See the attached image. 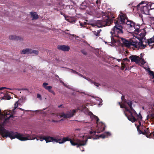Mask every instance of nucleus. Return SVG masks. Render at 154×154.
Wrapping results in <instances>:
<instances>
[{
	"label": "nucleus",
	"instance_id": "f257e3e1",
	"mask_svg": "<svg viewBox=\"0 0 154 154\" xmlns=\"http://www.w3.org/2000/svg\"><path fill=\"white\" fill-rule=\"evenodd\" d=\"M0 134L3 137H9L11 139L17 138L22 141L28 140H32L36 139L37 140H39L42 141L45 140V136L43 137H39V139L37 138L36 137H38L35 134H25L24 135L17 132L8 131L3 127L0 128Z\"/></svg>",
	"mask_w": 154,
	"mask_h": 154
},
{
	"label": "nucleus",
	"instance_id": "f03ea898",
	"mask_svg": "<svg viewBox=\"0 0 154 154\" xmlns=\"http://www.w3.org/2000/svg\"><path fill=\"white\" fill-rule=\"evenodd\" d=\"M115 25L112 29L110 33L112 34L111 36V42L112 44L121 43L119 36L123 34V27L121 24H119V21L117 20L114 22Z\"/></svg>",
	"mask_w": 154,
	"mask_h": 154
},
{
	"label": "nucleus",
	"instance_id": "7ed1b4c3",
	"mask_svg": "<svg viewBox=\"0 0 154 154\" xmlns=\"http://www.w3.org/2000/svg\"><path fill=\"white\" fill-rule=\"evenodd\" d=\"M139 34L141 37L139 42L134 38L130 41L122 38H120V39H121V41L125 47L129 48L131 46H133L135 48L143 49L146 47V45H144L142 39L145 37V35L144 33L141 32Z\"/></svg>",
	"mask_w": 154,
	"mask_h": 154
},
{
	"label": "nucleus",
	"instance_id": "20e7f679",
	"mask_svg": "<svg viewBox=\"0 0 154 154\" xmlns=\"http://www.w3.org/2000/svg\"><path fill=\"white\" fill-rule=\"evenodd\" d=\"M74 141H75L74 140H72L68 137H63L62 139H61V138H58L57 137H53L52 139V142L54 141L56 143H58L60 144L63 143L66 141H70L72 145L76 146L77 147L82 146L85 145L87 140H81L79 139H77L75 142H74Z\"/></svg>",
	"mask_w": 154,
	"mask_h": 154
},
{
	"label": "nucleus",
	"instance_id": "39448f33",
	"mask_svg": "<svg viewBox=\"0 0 154 154\" xmlns=\"http://www.w3.org/2000/svg\"><path fill=\"white\" fill-rule=\"evenodd\" d=\"M88 114L90 116V117L91 118L93 119H94L96 120V123L97 124V131L92 130L89 131V133L90 135L91 136H94L96 132L97 133H99L104 131L105 127V125L102 122H99L100 120L98 117L95 115H94L91 112H89Z\"/></svg>",
	"mask_w": 154,
	"mask_h": 154
},
{
	"label": "nucleus",
	"instance_id": "423d86ee",
	"mask_svg": "<svg viewBox=\"0 0 154 154\" xmlns=\"http://www.w3.org/2000/svg\"><path fill=\"white\" fill-rule=\"evenodd\" d=\"M102 13L103 19V20L99 22L101 25L100 26H98L99 27L110 26L113 22V19L115 18L110 12H102Z\"/></svg>",
	"mask_w": 154,
	"mask_h": 154
},
{
	"label": "nucleus",
	"instance_id": "0eeeda50",
	"mask_svg": "<svg viewBox=\"0 0 154 154\" xmlns=\"http://www.w3.org/2000/svg\"><path fill=\"white\" fill-rule=\"evenodd\" d=\"M145 2V1H142L137 5V10H140L141 13L143 14H149V10L153 9L154 8H151L152 4L151 3H148L145 5L141 6L140 7V5L144 3Z\"/></svg>",
	"mask_w": 154,
	"mask_h": 154
},
{
	"label": "nucleus",
	"instance_id": "6e6552de",
	"mask_svg": "<svg viewBox=\"0 0 154 154\" xmlns=\"http://www.w3.org/2000/svg\"><path fill=\"white\" fill-rule=\"evenodd\" d=\"M126 111L130 113V115L128 116L125 114L128 119L132 122H134L138 120L139 125H140V123H141V121L142 120V117L140 113H139L138 115L137 113L136 114H135L134 112H131L129 109H126Z\"/></svg>",
	"mask_w": 154,
	"mask_h": 154
},
{
	"label": "nucleus",
	"instance_id": "1a4fd4ad",
	"mask_svg": "<svg viewBox=\"0 0 154 154\" xmlns=\"http://www.w3.org/2000/svg\"><path fill=\"white\" fill-rule=\"evenodd\" d=\"M76 110L73 109L72 110L68 111L66 113L63 112L60 114V116L61 117H63L65 119L70 118L73 117L75 114Z\"/></svg>",
	"mask_w": 154,
	"mask_h": 154
},
{
	"label": "nucleus",
	"instance_id": "9d476101",
	"mask_svg": "<svg viewBox=\"0 0 154 154\" xmlns=\"http://www.w3.org/2000/svg\"><path fill=\"white\" fill-rule=\"evenodd\" d=\"M126 19V17L125 15L124 14H122L121 15H120L117 20H114V22L118 20L119 22V24L122 23L123 24L125 23V20Z\"/></svg>",
	"mask_w": 154,
	"mask_h": 154
},
{
	"label": "nucleus",
	"instance_id": "9b49d317",
	"mask_svg": "<svg viewBox=\"0 0 154 154\" xmlns=\"http://www.w3.org/2000/svg\"><path fill=\"white\" fill-rule=\"evenodd\" d=\"M129 58L131 59L132 62H135L137 64H140V60L141 58L139 56L136 55H132L130 56Z\"/></svg>",
	"mask_w": 154,
	"mask_h": 154
},
{
	"label": "nucleus",
	"instance_id": "f8f14e48",
	"mask_svg": "<svg viewBox=\"0 0 154 154\" xmlns=\"http://www.w3.org/2000/svg\"><path fill=\"white\" fill-rule=\"evenodd\" d=\"M48 85V83L46 82H44L42 85V86L45 89L48 90L49 92L52 94L53 95H55V92H54V91L51 89L52 88V87L50 86H47V85Z\"/></svg>",
	"mask_w": 154,
	"mask_h": 154
},
{
	"label": "nucleus",
	"instance_id": "ddd939ff",
	"mask_svg": "<svg viewBox=\"0 0 154 154\" xmlns=\"http://www.w3.org/2000/svg\"><path fill=\"white\" fill-rule=\"evenodd\" d=\"M140 28L139 26L134 24V26L131 29V30L130 32L131 33L134 32L135 34H138L139 32H140L139 29Z\"/></svg>",
	"mask_w": 154,
	"mask_h": 154
},
{
	"label": "nucleus",
	"instance_id": "4468645a",
	"mask_svg": "<svg viewBox=\"0 0 154 154\" xmlns=\"http://www.w3.org/2000/svg\"><path fill=\"white\" fill-rule=\"evenodd\" d=\"M58 49L64 51H68L69 50L70 48L68 45H58Z\"/></svg>",
	"mask_w": 154,
	"mask_h": 154
},
{
	"label": "nucleus",
	"instance_id": "2eb2a0df",
	"mask_svg": "<svg viewBox=\"0 0 154 154\" xmlns=\"http://www.w3.org/2000/svg\"><path fill=\"white\" fill-rule=\"evenodd\" d=\"M5 118V121L8 120L10 118L13 117V116L11 114V112L9 111H6L4 113V115H2Z\"/></svg>",
	"mask_w": 154,
	"mask_h": 154
},
{
	"label": "nucleus",
	"instance_id": "dca6fc26",
	"mask_svg": "<svg viewBox=\"0 0 154 154\" xmlns=\"http://www.w3.org/2000/svg\"><path fill=\"white\" fill-rule=\"evenodd\" d=\"M65 20L72 23H75V21L77 20L76 18L69 17V16L65 17Z\"/></svg>",
	"mask_w": 154,
	"mask_h": 154
},
{
	"label": "nucleus",
	"instance_id": "f3484780",
	"mask_svg": "<svg viewBox=\"0 0 154 154\" xmlns=\"http://www.w3.org/2000/svg\"><path fill=\"white\" fill-rule=\"evenodd\" d=\"M141 125V123H140V125H138L137 126V130L138 131V132L139 134H143L146 135V137H147L148 138H149V135H147L146 134V131L144 130L143 131H142L140 129V127Z\"/></svg>",
	"mask_w": 154,
	"mask_h": 154
},
{
	"label": "nucleus",
	"instance_id": "a211bd4d",
	"mask_svg": "<svg viewBox=\"0 0 154 154\" xmlns=\"http://www.w3.org/2000/svg\"><path fill=\"white\" fill-rule=\"evenodd\" d=\"M9 38L11 40H14L16 41L22 40L23 39L20 37L17 36L16 35H11L10 36Z\"/></svg>",
	"mask_w": 154,
	"mask_h": 154
},
{
	"label": "nucleus",
	"instance_id": "6ab92c4d",
	"mask_svg": "<svg viewBox=\"0 0 154 154\" xmlns=\"http://www.w3.org/2000/svg\"><path fill=\"white\" fill-rule=\"evenodd\" d=\"M126 24L129 27V30L131 32V29L134 26L135 23L131 21L128 20L126 22Z\"/></svg>",
	"mask_w": 154,
	"mask_h": 154
},
{
	"label": "nucleus",
	"instance_id": "aec40b11",
	"mask_svg": "<svg viewBox=\"0 0 154 154\" xmlns=\"http://www.w3.org/2000/svg\"><path fill=\"white\" fill-rule=\"evenodd\" d=\"M30 13L31 17L32 18V20H36L38 18V15L35 12H31Z\"/></svg>",
	"mask_w": 154,
	"mask_h": 154
},
{
	"label": "nucleus",
	"instance_id": "412c9836",
	"mask_svg": "<svg viewBox=\"0 0 154 154\" xmlns=\"http://www.w3.org/2000/svg\"><path fill=\"white\" fill-rule=\"evenodd\" d=\"M127 104L129 106L131 110H130L131 112H134V113H135V114H137V112L135 111V110L133 108L132 105V103L131 101H128L127 102Z\"/></svg>",
	"mask_w": 154,
	"mask_h": 154
},
{
	"label": "nucleus",
	"instance_id": "4be33fe9",
	"mask_svg": "<svg viewBox=\"0 0 154 154\" xmlns=\"http://www.w3.org/2000/svg\"><path fill=\"white\" fill-rule=\"evenodd\" d=\"M53 138V137H51L50 136L45 137V140L47 143L52 142Z\"/></svg>",
	"mask_w": 154,
	"mask_h": 154
},
{
	"label": "nucleus",
	"instance_id": "5701e85b",
	"mask_svg": "<svg viewBox=\"0 0 154 154\" xmlns=\"http://www.w3.org/2000/svg\"><path fill=\"white\" fill-rule=\"evenodd\" d=\"M111 135V134L109 132H107L105 133L104 134H102L99 136V137L102 138H104L105 137H107Z\"/></svg>",
	"mask_w": 154,
	"mask_h": 154
},
{
	"label": "nucleus",
	"instance_id": "b1692460",
	"mask_svg": "<svg viewBox=\"0 0 154 154\" xmlns=\"http://www.w3.org/2000/svg\"><path fill=\"white\" fill-rule=\"evenodd\" d=\"M21 53L22 54H30V49L29 48L24 49L21 52Z\"/></svg>",
	"mask_w": 154,
	"mask_h": 154
},
{
	"label": "nucleus",
	"instance_id": "393cba45",
	"mask_svg": "<svg viewBox=\"0 0 154 154\" xmlns=\"http://www.w3.org/2000/svg\"><path fill=\"white\" fill-rule=\"evenodd\" d=\"M146 131V134L149 135V138H151L152 136V133H150V132L149 130V128H147L146 129L144 130Z\"/></svg>",
	"mask_w": 154,
	"mask_h": 154
},
{
	"label": "nucleus",
	"instance_id": "a878e982",
	"mask_svg": "<svg viewBox=\"0 0 154 154\" xmlns=\"http://www.w3.org/2000/svg\"><path fill=\"white\" fill-rule=\"evenodd\" d=\"M38 51L35 50H32L30 49V54H34L36 55H38Z\"/></svg>",
	"mask_w": 154,
	"mask_h": 154
},
{
	"label": "nucleus",
	"instance_id": "bb28decb",
	"mask_svg": "<svg viewBox=\"0 0 154 154\" xmlns=\"http://www.w3.org/2000/svg\"><path fill=\"white\" fill-rule=\"evenodd\" d=\"M80 23V25L82 27H85L86 26L88 23L86 22H84V23H82L81 22H79Z\"/></svg>",
	"mask_w": 154,
	"mask_h": 154
},
{
	"label": "nucleus",
	"instance_id": "cd10ccee",
	"mask_svg": "<svg viewBox=\"0 0 154 154\" xmlns=\"http://www.w3.org/2000/svg\"><path fill=\"white\" fill-rule=\"evenodd\" d=\"M101 31V30L100 29L99 30L97 31V32L96 31H93V32L95 35L96 36H99L100 35V33Z\"/></svg>",
	"mask_w": 154,
	"mask_h": 154
},
{
	"label": "nucleus",
	"instance_id": "c85d7f7f",
	"mask_svg": "<svg viewBox=\"0 0 154 154\" xmlns=\"http://www.w3.org/2000/svg\"><path fill=\"white\" fill-rule=\"evenodd\" d=\"M69 34V38L71 40H73L74 37L75 38V35L74 34L71 35L70 34Z\"/></svg>",
	"mask_w": 154,
	"mask_h": 154
},
{
	"label": "nucleus",
	"instance_id": "c756f323",
	"mask_svg": "<svg viewBox=\"0 0 154 154\" xmlns=\"http://www.w3.org/2000/svg\"><path fill=\"white\" fill-rule=\"evenodd\" d=\"M71 70H72L71 72L73 73H74L76 74L79 76H81V77H83L82 75L76 72V71L73 70V69H71Z\"/></svg>",
	"mask_w": 154,
	"mask_h": 154
},
{
	"label": "nucleus",
	"instance_id": "7c9ffc66",
	"mask_svg": "<svg viewBox=\"0 0 154 154\" xmlns=\"http://www.w3.org/2000/svg\"><path fill=\"white\" fill-rule=\"evenodd\" d=\"M146 63L144 59L141 58L140 60V63L141 65H143Z\"/></svg>",
	"mask_w": 154,
	"mask_h": 154
},
{
	"label": "nucleus",
	"instance_id": "2f4dec72",
	"mask_svg": "<svg viewBox=\"0 0 154 154\" xmlns=\"http://www.w3.org/2000/svg\"><path fill=\"white\" fill-rule=\"evenodd\" d=\"M14 109H13L12 110V112H15V110L16 109V108H17L18 107V103L17 102H16V103L15 104H14Z\"/></svg>",
	"mask_w": 154,
	"mask_h": 154
},
{
	"label": "nucleus",
	"instance_id": "473e14b6",
	"mask_svg": "<svg viewBox=\"0 0 154 154\" xmlns=\"http://www.w3.org/2000/svg\"><path fill=\"white\" fill-rule=\"evenodd\" d=\"M149 74L153 76V78H154V72L150 70L149 72Z\"/></svg>",
	"mask_w": 154,
	"mask_h": 154
},
{
	"label": "nucleus",
	"instance_id": "72a5a7b5",
	"mask_svg": "<svg viewBox=\"0 0 154 154\" xmlns=\"http://www.w3.org/2000/svg\"><path fill=\"white\" fill-rule=\"evenodd\" d=\"M121 99L122 101H124V102L126 103L127 102L126 100L125 99V97L124 96H122L121 97Z\"/></svg>",
	"mask_w": 154,
	"mask_h": 154
},
{
	"label": "nucleus",
	"instance_id": "f704fd0d",
	"mask_svg": "<svg viewBox=\"0 0 154 154\" xmlns=\"http://www.w3.org/2000/svg\"><path fill=\"white\" fill-rule=\"evenodd\" d=\"M150 117L151 118V119H154V113H152L150 115Z\"/></svg>",
	"mask_w": 154,
	"mask_h": 154
},
{
	"label": "nucleus",
	"instance_id": "c9c22d12",
	"mask_svg": "<svg viewBox=\"0 0 154 154\" xmlns=\"http://www.w3.org/2000/svg\"><path fill=\"white\" fill-rule=\"evenodd\" d=\"M82 52L84 55H86L87 54V53H86V52L85 51H84L82 50Z\"/></svg>",
	"mask_w": 154,
	"mask_h": 154
},
{
	"label": "nucleus",
	"instance_id": "e433bc0d",
	"mask_svg": "<svg viewBox=\"0 0 154 154\" xmlns=\"http://www.w3.org/2000/svg\"><path fill=\"white\" fill-rule=\"evenodd\" d=\"M60 14L61 15H63V16H64L65 18V17H68V16H66L65 14L63 13H62V12H61L60 13Z\"/></svg>",
	"mask_w": 154,
	"mask_h": 154
},
{
	"label": "nucleus",
	"instance_id": "4c0bfd02",
	"mask_svg": "<svg viewBox=\"0 0 154 154\" xmlns=\"http://www.w3.org/2000/svg\"><path fill=\"white\" fill-rule=\"evenodd\" d=\"M120 107H121V108H125V110H126V109H127V108H126L125 107V106H122V104H121V105H120Z\"/></svg>",
	"mask_w": 154,
	"mask_h": 154
},
{
	"label": "nucleus",
	"instance_id": "58836bf2",
	"mask_svg": "<svg viewBox=\"0 0 154 154\" xmlns=\"http://www.w3.org/2000/svg\"><path fill=\"white\" fill-rule=\"evenodd\" d=\"M94 84L95 86H96L97 87L99 86L100 85L98 83L96 82H95L94 83Z\"/></svg>",
	"mask_w": 154,
	"mask_h": 154
},
{
	"label": "nucleus",
	"instance_id": "ea45409f",
	"mask_svg": "<svg viewBox=\"0 0 154 154\" xmlns=\"http://www.w3.org/2000/svg\"><path fill=\"white\" fill-rule=\"evenodd\" d=\"M52 122H58V121L57 120H52Z\"/></svg>",
	"mask_w": 154,
	"mask_h": 154
},
{
	"label": "nucleus",
	"instance_id": "a19ab883",
	"mask_svg": "<svg viewBox=\"0 0 154 154\" xmlns=\"http://www.w3.org/2000/svg\"><path fill=\"white\" fill-rule=\"evenodd\" d=\"M3 89H10V90L11 89H10L9 88H7L5 87H3Z\"/></svg>",
	"mask_w": 154,
	"mask_h": 154
},
{
	"label": "nucleus",
	"instance_id": "79ce46f5",
	"mask_svg": "<svg viewBox=\"0 0 154 154\" xmlns=\"http://www.w3.org/2000/svg\"><path fill=\"white\" fill-rule=\"evenodd\" d=\"M99 2L100 3V2L98 0H97L96 2V3L97 5L98 4Z\"/></svg>",
	"mask_w": 154,
	"mask_h": 154
},
{
	"label": "nucleus",
	"instance_id": "37998d69",
	"mask_svg": "<svg viewBox=\"0 0 154 154\" xmlns=\"http://www.w3.org/2000/svg\"><path fill=\"white\" fill-rule=\"evenodd\" d=\"M41 97V95L38 94H37V97Z\"/></svg>",
	"mask_w": 154,
	"mask_h": 154
},
{
	"label": "nucleus",
	"instance_id": "c03bdc74",
	"mask_svg": "<svg viewBox=\"0 0 154 154\" xmlns=\"http://www.w3.org/2000/svg\"><path fill=\"white\" fill-rule=\"evenodd\" d=\"M122 59H117V60L119 62L121 61Z\"/></svg>",
	"mask_w": 154,
	"mask_h": 154
},
{
	"label": "nucleus",
	"instance_id": "a18cd8bd",
	"mask_svg": "<svg viewBox=\"0 0 154 154\" xmlns=\"http://www.w3.org/2000/svg\"><path fill=\"white\" fill-rule=\"evenodd\" d=\"M86 8V7H83V8L81 7V9H85Z\"/></svg>",
	"mask_w": 154,
	"mask_h": 154
},
{
	"label": "nucleus",
	"instance_id": "49530a36",
	"mask_svg": "<svg viewBox=\"0 0 154 154\" xmlns=\"http://www.w3.org/2000/svg\"><path fill=\"white\" fill-rule=\"evenodd\" d=\"M62 105H59L58 106V108H60L61 107H62Z\"/></svg>",
	"mask_w": 154,
	"mask_h": 154
},
{
	"label": "nucleus",
	"instance_id": "de8ad7c7",
	"mask_svg": "<svg viewBox=\"0 0 154 154\" xmlns=\"http://www.w3.org/2000/svg\"><path fill=\"white\" fill-rule=\"evenodd\" d=\"M3 89V87L0 88V90H1Z\"/></svg>",
	"mask_w": 154,
	"mask_h": 154
},
{
	"label": "nucleus",
	"instance_id": "09e8293b",
	"mask_svg": "<svg viewBox=\"0 0 154 154\" xmlns=\"http://www.w3.org/2000/svg\"><path fill=\"white\" fill-rule=\"evenodd\" d=\"M65 33L66 34L68 35H69V34H69V33H67V32H65Z\"/></svg>",
	"mask_w": 154,
	"mask_h": 154
},
{
	"label": "nucleus",
	"instance_id": "8fccbe9b",
	"mask_svg": "<svg viewBox=\"0 0 154 154\" xmlns=\"http://www.w3.org/2000/svg\"><path fill=\"white\" fill-rule=\"evenodd\" d=\"M18 109H20L21 110H23V109H22V108H19Z\"/></svg>",
	"mask_w": 154,
	"mask_h": 154
},
{
	"label": "nucleus",
	"instance_id": "3c124183",
	"mask_svg": "<svg viewBox=\"0 0 154 154\" xmlns=\"http://www.w3.org/2000/svg\"><path fill=\"white\" fill-rule=\"evenodd\" d=\"M152 135H153V136L154 137V132H152Z\"/></svg>",
	"mask_w": 154,
	"mask_h": 154
},
{
	"label": "nucleus",
	"instance_id": "603ef678",
	"mask_svg": "<svg viewBox=\"0 0 154 154\" xmlns=\"http://www.w3.org/2000/svg\"><path fill=\"white\" fill-rule=\"evenodd\" d=\"M124 60H128V59L127 58H125V59H124Z\"/></svg>",
	"mask_w": 154,
	"mask_h": 154
},
{
	"label": "nucleus",
	"instance_id": "864d4df0",
	"mask_svg": "<svg viewBox=\"0 0 154 154\" xmlns=\"http://www.w3.org/2000/svg\"><path fill=\"white\" fill-rule=\"evenodd\" d=\"M119 105H121V103L120 102H119Z\"/></svg>",
	"mask_w": 154,
	"mask_h": 154
},
{
	"label": "nucleus",
	"instance_id": "5fc2aeb1",
	"mask_svg": "<svg viewBox=\"0 0 154 154\" xmlns=\"http://www.w3.org/2000/svg\"><path fill=\"white\" fill-rule=\"evenodd\" d=\"M1 114H2V113H1V110L0 109V115H1Z\"/></svg>",
	"mask_w": 154,
	"mask_h": 154
},
{
	"label": "nucleus",
	"instance_id": "6e6d98bb",
	"mask_svg": "<svg viewBox=\"0 0 154 154\" xmlns=\"http://www.w3.org/2000/svg\"><path fill=\"white\" fill-rule=\"evenodd\" d=\"M142 128L143 129V128H145V127L144 126H142Z\"/></svg>",
	"mask_w": 154,
	"mask_h": 154
},
{
	"label": "nucleus",
	"instance_id": "4d7b16f0",
	"mask_svg": "<svg viewBox=\"0 0 154 154\" xmlns=\"http://www.w3.org/2000/svg\"><path fill=\"white\" fill-rule=\"evenodd\" d=\"M69 31V30H68V29H66V30H65V31Z\"/></svg>",
	"mask_w": 154,
	"mask_h": 154
},
{
	"label": "nucleus",
	"instance_id": "13d9d810",
	"mask_svg": "<svg viewBox=\"0 0 154 154\" xmlns=\"http://www.w3.org/2000/svg\"><path fill=\"white\" fill-rule=\"evenodd\" d=\"M81 151H84V149H83V150H81Z\"/></svg>",
	"mask_w": 154,
	"mask_h": 154
},
{
	"label": "nucleus",
	"instance_id": "bf43d9fd",
	"mask_svg": "<svg viewBox=\"0 0 154 154\" xmlns=\"http://www.w3.org/2000/svg\"><path fill=\"white\" fill-rule=\"evenodd\" d=\"M151 8H154V7H152Z\"/></svg>",
	"mask_w": 154,
	"mask_h": 154
},
{
	"label": "nucleus",
	"instance_id": "052dcab7",
	"mask_svg": "<svg viewBox=\"0 0 154 154\" xmlns=\"http://www.w3.org/2000/svg\"><path fill=\"white\" fill-rule=\"evenodd\" d=\"M152 4V5H154V3Z\"/></svg>",
	"mask_w": 154,
	"mask_h": 154
},
{
	"label": "nucleus",
	"instance_id": "680f3d73",
	"mask_svg": "<svg viewBox=\"0 0 154 154\" xmlns=\"http://www.w3.org/2000/svg\"><path fill=\"white\" fill-rule=\"evenodd\" d=\"M135 125L136 126L137 125V124L136 123H135Z\"/></svg>",
	"mask_w": 154,
	"mask_h": 154
}]
</instances>
